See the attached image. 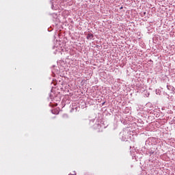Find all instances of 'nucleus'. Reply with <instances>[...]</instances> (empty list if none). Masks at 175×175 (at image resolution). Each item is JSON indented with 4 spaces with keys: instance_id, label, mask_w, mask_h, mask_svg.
<instances>
[{
    "instance_id": "nucleus-1",
    "label": "nucleus",
    "mask_w": 175,
    "mask_h": 175,
    "mask_svg": "<svg viewBox=\"0 0 175 175\" xmlns=\"http://www.w3.org/2000/svg\"><path fill=\"white\" fill-rule=\"evenodd\" d=\"M92 38H94V36L92 35V33L88 34L87 39H92Z\"/></svg>"
},
{
    "instance_id": "nucleus-2",
    "label": "nucleus",
    "mask_w": 175,
    "mask_h": 175,
    "mask_svg": "<svg viewBox=\"0 0 175 175\" xmlns=\"http://www.w3.org/2000/svg\"><path fill=\"white\" fill-rule=\"evenodd\" d=\"M55 106H57V104H55Z\"/></svg>"
}]
</instances>
